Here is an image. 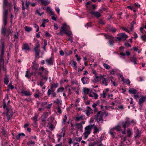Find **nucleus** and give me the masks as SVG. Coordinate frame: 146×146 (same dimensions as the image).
Returning <instances> with one entry per match:
<instances>
[{"mask_svg": "<svg viewBox=\"0 0 146 146\" xmlns=\"http://www.w3.org/2000/svg\"><path fill=\"white\" fill-rule=\"evenodd\" d=\"M64 33L70 37V38L68 39V40L70 41L72 43L73 42L72 39V37L71 36L72 35V33L70 31L69 26L67 25L66 23H64L62 25V26L61 28L60 32L58 33L57 35L62 36Z\"/></svg>", "mask_w": 146, "mask_h": 146, "instance_id": "obj_1", "label": "nucleus"}, {"mask_svg": "<svg viewBox=\"0 0 146 146\" xmlns=\"http://www.w3.org/2000/svg\"><path fill=\"white\" fill-rule=\"evenodd\" d=\"M8 3L7 1H3V8L4 9L3 14V21L4 23L5 26L7 25V18L8 10L6 9V7Z\"/></svg>", "mask_w": 146, "mask_h": 146, "instance_id": "obj_2", "label": "nucleus"}, {"mask_svg": "<svg viewBox=\"0 0 146 146\" xmlns=\"http://www.w3.org/2000/svg\"><path fill=\"white\" fill-rule=\"evenodd\" d=\"M3 108L5 110H6L7 111L6 113L7 116V119L8 120H9L12 117L13 112H12L10 108L9 107L7 106L5 104H4Z\"/></svg>", "mask_w": 146, "mask_h": 146, "instance_id": "obj_3", "label": "nucleus"}, {"mask_svg": "<svg viewBox=\"0 0 146 146\" xmlns=\"http://www.w3.org/2000/svg\"><path fill=\"white\" fill-rule=\"evenodd\" d=\"M104 113L102 114L101 111L98 112L95 115V119L97 122L98 123L100 122L103 123L104 120L103 119V115Z\"/></svg>", "mask_w": 146, "mask_h": 146, "instance_id": "obj_4", "label": "nucleus"}, {"mask_svg": "<svg viewBox=\"0 0 146 146\" xmlns=\"http://www.w3.org/2000/svg\"><path fill=\"white\" fill-rule=\"evenodd\" d=\"M92 129V125H89L85 128V132L84 133V135L85 137L87 138L89 134L91 133V130Z\"/></svg>", "mask_w": 146, "mask_h": 146, "instance_id": "obj_5", "label": "nucleus"}, {"mask_svg": "<svg viewBox=\"0 0 146 146\" xmlns=\"http://www.w3.org/2000/svg\"><path fill=\"white\" fill-rule=\"evenodd\" d=\"M116 38L119 41L125 40L127 37V36L123 33L118 34Z\"/></svg>", "mask_w": 146, "mask_h": 146, "instance_id": "obj_6", "label": "nucleus"}, {"mask_svg": "<svg viewBox=\"0 0 146 146\" xmlns=\"http://www.w3.org/2000/svg\"><path fill=\"white\" fill-rule=\"evenodd\" d=\"M50 94H51L53 97H55L56 96V94L54 90L52 89V87H51L50 89L48 90L47 92V95L49 96Z\"/></svg>", "mask_w": 146, "mask_h": 146, "instance_id": "obj_7", "label": "nucleus"}, {"mask_svg": "<svg viewBox=\"0 0 146 146\" xmlns=\"http://www.w3.org/2000/svg\"><path fill=\"white\" fill-rule=\"evenodd\" d=\"M11 28V27H10L8 29L7 31H6L5 29L3 27L2 29L1 33L2 34H4V35H5L6 33H7L8 34V35L7 36V37H8V38H9V35L11 33L10 30Z\"/></svg>", "mask_w": 146, "mask_h": 146, "instance_id": "obj_8", "label": "nucleus"}, {"mask_svg": "<svg viewBox=\"0 0 146 146\" xmlns=\"http://www.w3.org/2000/svg\"><path fill=\"white\" fill-rule=\"evenodd\" d=\"M87 9L88 11L90 13V12L93 11L96 8V6L94 5H90L86 6Z\"/></svg>", "mask_w": 146, "mask_h": 146, "instance_id": "obj_9", "label": "nucleus"}, {"mask_svg": "<svg viewBox=\"0 0 146 146\" xmlns=\"http://www.w3.org/2000/svg\"><path fill=\"white\" fill-rule=\"evenodd\" d=\"M87 109L85 111V113L87 116H89L90 115L93 113V110L91 108L88 106L87 107Z\"/></svg>", "mask_w": 146, "mask_h": 146, "instance_id": "obj_10", "label": "nucleus"}, {"mask_svg": "<svg viewBox=\"0 0 146 146\" xmlns=\"http://www.w3.org/2000/svg\"><path fill=\"white\" fill-rule=\"evenodd\" d=\"M85 118L84 115H78L75 118L74 120L76 121H79L81 120H83Z\"/></svg>", "mask_w": 146, "mask_h": 146, "instance_id": "obj_11", "label": "nucleus"}, {"mask_svg": "<svg viewBox=\"0 0 146 146\" xmlns=\"http://www.w3.org/2000/svg\"><path fill=\"white\" fill-rule=\"evenodd\" d=\"M30 48L28 44L26 43H24L23 45L22 49L25 51H29L30 50Z\"/></svg>", "mask_w": 146, "mask_h": 146, "instance_id": "obj_12", "label": "nucleus"}, {"mask_svg": "<svg viewBox=\"0 0 146 146\" xmlns=\"http://www.w3.org/2000/svg\"><path fill=\"white\" fill-rule=\"evenodd\" d=\"M91 125L92 126V129H93V133H96L98 132L100 130H101V128H98L94 124Z\"/></svg>", "mask_w": 146, "mask_h": 146, "instance_id": "obj_13", "label": "nucleus"}, {"mask_svg": "<svg viewBox=\"0 0 146 146\" xmlns=\"http://www.w3.org/2000/svg\"><path fill=\"white\" fill-rule=\"evenodd\" d=\"M90 13L97 18H99L101 16V14L99 12L97 11H90Z\"/></svg>", "mask_w": 146, "mask_h": 146, "instance_id": "obj_14", "label": "nucleus"}, {"mask_svg": "<svg viewBox=\"0 0 146 146\" xmlns=\"http://www.w3.org/2000/svg\"><path fill=\"white\" fill-rule=\"evenodd\" d=\"M135 138H136L137 137H138L141 135V131L137 128H135Z\"/></svg>", "mask_w": 146, "mask_h": 146, "instance_id": "obj_15", "label": "nucleus"}, {"mask_svg": "<svg viewBox=\"0 0 146 146\" xmlns=\"http://www.w3.org/2000/svg\"><path fill=\"white\" fill-rule=\"evenodd\" d=\"M81 81L84 84H85L89 83V80L87 77H84L82 78Z\"/></svg>", "mask_w": 146, "mask_h": 146, "instance_id": "obj_16", "label": "nucleus"}, {"mask_svg": "<svg viewBox=\"0 0 146 146\" xmlns=\"http://www.w3.org/2000/svg\"><path fill=\"white\" fill-rule=\"evenodd\" d=\"M130 61L133 63L134 64H137V59H136L135 56L133 55L130 59Z\"/></svg>", "mask_w": 146, "mask_h": 146, "instance_id": "obj_17", "label": "nucleus"}, {"mask_svg": "<svg viewBox=\"0 0 146 146\" xmlns=\"http://www.w3.org/2000/svg\"><path fill=\"white\" fill-rule=\"evenodd\" d=\"M126 138L124 137L122 139V142L120 146H128V143L127 142L125 141Z\"/></svg>", "mask_w": 146, "mask_h": 146, "instance_id": "obj_18", "label": "nucleus"}, {"mask_svg": "<svg viewBox=\"0 0 146 146\" xmlns=\"http://www.w3.org/2000/svg\"><path fill=\"white\" fill-rule=\"evenodd\" d=\"M122 124L123 127L124 128V130L122 132V133L123 134H125V129L126 127L128 125V122L127 121H126L125 122H123Z\"/></svg>", "mask_w": 146, "mask_h": 146, "instance_id": "obj_19", "label": "nucleus"}, {"mask_svg": "<svg viewBox=\"0 0 146 146\" xmlns=\"http://www.w3.org/2000/svg\"><path fill=\"white\" fill-rule=\"evenodd\" d=\"M128 91L130 94H137L138 92L137 90L133 88H130Z\"/></svg>", "mask_w": 146, "mask_h": 146, "instance_id": "obj_20", "label": "nucleus"}, {"mask_svg": "<svg viewBox=\"0 0 146 146\" xmlns=\"http://www.w3.org/2000/svg\"><path fill=\"white\" fill-rule=\"evenodd\" d=\"M114 129L112 128L110 129L109 131L110 134L113 138L115 137V135L116 134L114 132Z\"/></svg>", "mask_w": 146, "mask_h": 146, "instance_id": "obj_21", "label": "nucleus"}, {"mask_svg": "<svg viewBox=\"0 0 146 146\" xmlns=\"http://www.w3.org/2000/svg\"><path fill=\"white\" fill-rule=\"evenodd\" d=\"M22 93L25 96H30L32 95V94L29 91H23Z\"/></svg>", "mask_w": 146, "mask_h": 146, "instance_id": "obj_22", "label": "nucleus"}, {"mask_svg": "<svg viewBox=\"0 0 146 146\" xmlns=\"http://www.w3.org/2000/svg\"><path fill=\"white\" fill-rule=\"evenodd\" d=\"M146 100V97L145 96L141 97L139 100V104L140 105L143 103Z\"/></svg>", "mask_w": 146, "mask_h": 146, "instance_id": "obj_23", "label": "nucleus"}, {"mask_svg": "<svg viewBox=\"0 0 146 146\" xmlns=\"http://www.w3.org/2000/svg\"><path fill=\"white\" fill-rule=\"evenodd\" d=\"M46 61L48 65H51L53 64V60L51 58H49V59L46 60Z\"/></svg>", "mask_w": 146, "mask_h": 146, "instance_id": "obj_24", "label": "nucleus"}, {"mask_svg": "<svg viewBox=\"0 0 146 146\" xmlns=\"http://www.w3.org/2000/svg\"><path fill=\"white\" fill-rule=\"evenodd\" d=\"M46 11L48 12L51 15H55L54 13L52 11L49 7H47L46 9Z\"/></svg>", "mask_w": 146, "mask_h": 146, "instance_id": "obj_25", "label": "nucleus"}, {"mask_svg": "<svg viewBox=\"0 0 146 146\" xmlns=\"http://www.w3.org/2000/svg\"><path fill=\"white\" fill-rule=\"evenodd\" d=\"M13 37L14 39L13 40V41L18 42L19 40L18 33H15Z\"/></svg>", "mask_w": 146, "mask_h": 146, "instance_id": "obj_26", "label": "nucleus"}, {"mask_svg": "<svg viewBox=\"0 0 146 146\" xmlns=\"http://www.w3.org/2000/svg\"><path fill=\"white\" fill-rule=\"evenodd\" d=\"M109 80V79L108 78H104V80L102 81V83L103 84H104V85L107 86H108V82Z\"/></svg>", "mask_w": 146, "mask_h": 146, "instance_id": "obj_27", "label": "nucleus"}, {"mask_svg": "<svg viewBox=\"0 0 146 146\" xmlns=\"http://www.w3.org/2000/svg\"><path fill=\"white\" fill-rule=\"evenodd\" d=\"M98 142L97 141L94 142H91L89 144V146H97L98 145Z\"/></svg>", "mask_w": 146, "mask_h": 146, "instance_id": "obj_28", "label": "nucleus"}, {"mask_svg": "<svg viewBox=\"0 0 146 146\" xmlns=\"http://www.w3.org/2000/svg\"><path fill=\"white\" fill-rule=\"evenodd\" d=\"M40 1H41L42 3L44 5H47L50 3L48 0H40Z\"/></svg>", "mask_w": 146, "mask_h": 146, "instance_id": "obj_29", "label": "nucleus"}, {"mask_svg": "<svg viewBox=\"0 0 146 146\" xmlns=\"http://www.w3.org/2000/svg\"><path fill=\"white\" fill-rule=\"evenodd\" d=\"M75 126L78 129H82L83 127L82 123H77L76 124Z\"/></svg>", "mask_w": 146, "mask_h": 146, "instance_id": "obj_30", "label": "nucleus"}, {"mask_svg": "<svg viewBox=\"0 0 146 146\" xmlns=\"http://www.w3.org/2000/svg\"><path fill=\"white\" fill-rule=\"evenodd\" d=\"M106 38V39H109L110 40H111L112 39H113V37L112 35H104Z\"/></svg>", "mask_w": 146, "mask_h": 146, "instance_id": "obj_31", "label": "nucleus"}, {"mask_svg": "<svg viewBox=\"0 0 146 146\" xmlns=\"http://www.w3.org/2000/svg\"><path fill=\"white\" fill-rule=\"evenodd\" d=\"M118 75L121 78V79L122 81L125 83H127V80H125L124 79V78L123 76V75L121 74H119Z\"/></svg>", "mask_w": 146, "mask_h": 146, "instance_id": "obj_32", "label": "nucleus"}, {"mask_svg": "<svg viewBox=\"0 0 146 146\" xmlns=\"http://www.w3.org/2000/svg\"><path fill=\"white\" fill-rule=\"evenodd\" d=\"M35 143V142L34 141H32L31 140H29L27 142V145H34Z\"/></svg>", "mask_w": 146, "mask_h": 146, "instance_id": "obj_33", "label": "nucleus"}, {"mask_svg": "<svg viewBox=\"0 0 146 146\" xmlns=\"http://www.w3.org/2000/svg\"><path fill=\"white\" fill-rule=\"evenodd\" d=\"M136 123V121L134 119H132L131 121H128V125H135Z\"/></svg>", "mask_w": 146, "mask_h": 146, "instance_id": "obj_34", "label": "nucleus"}, {"mask_svg": "<svg viewBox=\"0 0 146 146\" xmlns=\"http://www.w3.org/2000/svg\"><path fill=\"white\" fill-rule=\"evenodd\" d=\"M83 91L85 94H88L90 91V90L86 88H83Z\"/></svg>", "mask_w": 146, "mask_h": 146, "instance_id": "obj_35", "label": "nucleus"}, {"mask_svg": "<svg viewBox=\"0 0 146 146\" xmlns=\"http://www.w3.org/2000/svg\"><path fill=\"white\" fill-rule=\"evenodd\" d=\"M54 103H56L58 105V106H59L61 104V101L59 99H57L56 101H54Z\"/></svg>", "mask_w": 146, "mask_h": 146, "instance_id": "obj_36", "label": "nucleus"}, {"mask_svg": "<svg viewBox=\"0 0 146 146\" xmlns=\"http://www.w3.org/2000/svg\"><path fill=\"white\" fill-rule=\"evenodd\" d=\"M113 128L114 129V130H116L117 131H119L121 130V127L119 125H117L115 127Z\"/></svg>", "mask_w": 146, "mask_h": 146, "instance_id": "obj_37", "label": "nucleus"}, {"mask_svg": "<svg viewBox=\"0 0 146 146\" xmlns=\"http://www.w3.org/2000/svg\"><path fill=\"white\" fill-rule=\"evenodd\" d=\"M126 54L124 52H121H121L120 53V57H121L122 56H124L126 54L127 55H128V51L126 50L125 51Z\"/></svg>", "mask_w": 146, "mask_h": 146, "instance_id": "obj_38", "label": "nucleus"}, {"mask_svg": "<svg viewBox=\"0 0 146 146\" xmlns=\"http://www.w3.org/2000/svg\"><path fill=\"white\" fill-rule=\"evenodd\" d=\"M102 64L104 67L106 69L108 70L110 69V67L108 64L104 62Z\"/></svg>", "mask_w": 146, "mask_h": 146, "instance_id": "obj_39", "label": "nucleus"}, {"mask_svg": "<svg viewBox=\"0 0 146 146\" xmlns=\"http://www.w3.org/2000/svg\"><path fill=\"white\" fill-rule=\"evenodd\" d=\"M25 31L28 32H30L32 30L31 28L27 26H26L25 27Z\"/></svg>", "mask_w": 146, "mask_h": 146, "instance_id": "obj_40", "label": "nucleus"}, {"mask_svg": "<svg viewBox=\"0 0 146 146\" xmlns=\"http://www.w3.org/2000/svg\"><path fill=\"white\" fill-rule=\"evenodd\" d=\"M35 57L39 58L40 50H35Z\"/></svg>", "mask_w": 146, "mask_h": 146, "instance_id": "obj_41", "label": "nucleus"}, {"mask_svg": "<svg viewBox=\"0 0 146 146\" xmlns=\"http://www.w3.org/2000/svg\"><path fill=\"white\" fill-rule=\"evenodd\" d=\"M4 82L5 84H7L9 82L8 78L6 76V78L4 79Z\"/></svg>", "mask_w": 146, "mask_h": 146, "instance_id": "obj_42", "label": "nucleus"}, {"mask_svg": "<svg viewBox=\"0 0 146 146\" xmlns=\"http://www.w3.org/2000/svg\"><path fill=\"white\" fill-rule=\"evenodd\" d=\"M109 44L110 46H113L114 43V40H113V39H112L111 40H109Z\"/></svg>", "mask_w": 146, "mask_h": 146, "instance_id": "obj_43", "label": "nucleus"}, {"mask_svg": "<svg viewBox=\"0 0 146 146\" xmlns=\"http://www.w3.org/2000/svg\"><path fill=\"white\" fill-rule=\"evenodd\" d=\"M38 67V65L37 64H34L33 66V68L35 70H36Z\"/></svg>", "mask_w": 146, "mask_h": 146, "instance_id": "obj_44", "label": "nucleus"}, {"mask_svg": "<svg viewBox=\"0 0 146 146\" xmlns=\"http://www.w3.org/2000/svg\"><path fill=\"white\" fill-rule=\"evenodd\" d=\"M98 22L99 24L102 25H104L105 24V23L102 19H100Z\"/></svg>", "mask_w": 146, "mask_h": 146, "instance_id": "obj_45", "label": "nucleus"}, {"mask_svg": "<svg viewBox=\"0 0 146 146\" xmlns=\"http://www.w3.org/2000/svg\"><path fill=\"white\" fill-rule=\"evenodd\" d=\"M38 117V115H35L34 117L33 118H32L31 119H32L33 121H35V122H36L37 121V119Z\"/></svg>", "mask_w": 146, "mask_h": 146, "instance_id": "obj_46", "label": "nucleus"}, {"mask_svg": "<svg viewBox=\"0 0 146 146\" xmlns=\"http://www.w3.org/2000/svg\"><path fill=\"white\" fill-rule=\"evenodd\" d=\"M101 113L102 114L104 113V114L103 115V116L105 117H107L108 115V112H106L105 111H101Z\"/></svg>", "mask_w": 146, "mask_h": 146, "instance_id": "obj_47", "label": "nucleus"}, {"mask_svg": "<svg viewBox=\"0 0 146 146\" xmlns=\"http://www.w3.org/2000/svg\"><path fill=\"white\" fill-rule=\"evenodd\" d=\"M141 38L142 40L144 41H146V35H142L141 36Z\"/></svg>", "mask_w": 146, "mask_h": 146, "instance_id": "obj_48", "label": "nucleus"}, {"mask_svg": "<svg viewBox=\"0 0 146 146\" xmlns=\"http://www.w3.org/2000/svg\"><path fill=\"white\" fill-rule=\"evenodd\" d=\"M40 47V44H39L38 43L37 44H36V46L35 48L34 49L35 50H40L38 48Z\"/></svg>", "mask_w": 146, "mask_h": 146, "instance_id": "obj_49", "label": "nucleus"}, {"mask_svg": "<svg viewBox=\"0 0 146 146\" xmlns=\"http://www.w3.org/2000/svg\"><path fill=\"white\" fill-rule=\"evenodd\" d=\"M76 64L77 63L76 62L74 61H73L72 63V65L73 66L74 69H76L77 67Z\"/></svg>", "mask_w": 146, "mask_h": 146, "instance_id": "obj_50", "label": "nucleus"}, {"mask_svg": "<svg viewBox=\"0 0 146 146\" xmlns=\"http://www.w3.org/2000/svg\"><path fill=\"white\" fill-rule=\"evenodd\" d=\"M133 134V132L132 131L128 129V137H130Z\"/></svg>", "mask_w": 146, "mask_h": 146, "instance_id": "obj_51", "label": "nucleus"}, {"mask_svg": "<svg viewBox=\"0 0 146 146\" xmlns=\"http://www.w3.org/2000/svg\"><path fill=\"white\" fill-rule=\"evenodd\" d=\"M110 31H111L112 32H115L116 31V29L115 28L113 27L112 26L111 27V29H110Z\"/></svg>", "mask_w": 146, "mask_h": 146, "instance_id": "obj_52", "label": "nucleus"}, {"mask_svg": "<svg viewBox=\"0 0 146 146\" xmlns=\"http://www.w3.org/2000/svg\"><path fill=\"white\" fill-rule=\"evenodd\" d=\"M93 95L94 96L93 98L94 99H97L98 97V96L96 93H93Z\"/></svg>", "mask_w": 146, "mask_h": 146, "instance_id": "obj_53", "label": "nucleus"}, {"mask_svg": "<svg viewBox=\"0 0 146 146\" xmlns=\"http://www.w3.org/2000/svg\"><path fill=\"white\" fill-rule=\"evenodd\" d=\"M57 109V111L59 113H61V108L59 106H58Z\"/></svg>", "mask_w": 146, "mask_h": 146, "instance_id": "obj_54", "label": "nucleus"}, {"mask_svg": "<svg viewBox=\"0 0 146 146\" xmlns=\"http://www.w3.org/2000/svg\"><path fill=\"white\" fill-rule=\"evenodd\" d=\"M14 9L15 13H17L18 11L19 8L16 7L15 5H14Z\"/></svg>", "mask_w": 146, "mask_h": 146, "instance_id": "obj_55", "label": "nucleus"}, {"mask_svg": "<svg viewBox=\"0 0 146 146\" xmlns=\"http://www.w3.org/2000/svg\"><path fill=\"white\" fill-rule=\"evenodd\" d=\"M35 12L36 13L38 14L39 15L41 16L44 13V12H42L41 13H39L38 11V10H37Z\"/></svg>", "mask_w": 146, "mask_h": 146, "instance_id": "obj_56", "label": "nucleus"}, {"mask_svg": "<svg viewBox=\"0 0 146 146\" xmlns=\"http://www.w3.org/2000/svg\"><path fill=\"white\" fill-rule=\"evenodd\" d=\"M67 119V117L66 115H65L64 116V118L63 119L62 121V123L64 124H65V123L66 122V120Z\"/></svg>", "mask_w": 146, "mask_h": 146, "instance_id": "obj_57", "label": "nucleus"}, {"mask_svg": "<svg viewBox=\"0 0 146 146\" xmlns=\"http://www.w3.org/2000/svg\"><path fill=\"white\" fill-rule=\"evenodd\" d=\"M74 139L77 141H80L82 139V138L81 137L76 138Z\"/></svg>", "mask_w": 146, "mask_h": 146, "instance_id": "obj_58", "label": "nucleus"}, {"mask_svg": "<svg viewBox=\"0 0 146 146\" xmlns=\"http://www.w3.org/2000/svg\"><path fill=\"white\" fill-rule=\"evenodd\" d=\"M134 98L136 99H137L139 98V96L137 94H134Z\"/></svg>", "mask_w": 146, "mask_h": 146, "instance_id": "obj_59", "label": "nucleus"}, {"mask_svg": "<svg viewBox=\"0 0 146 146\" xmlns=\"http://www.w3.org/2000/svg\"><path fill=\"white\" fill-rule=\"evenodd\" d=\"M95 77H96V81H99L100 80L99 76H98L97 75H96L95 76Z\"/></svg>", "mask_w": 146, "mask_h": 146, "instance_id": "obj_60", "label": "nucleus"}, {"mask_svg": "<svg viewBox=\"0 0 146 146\" xmlns=\"http://www.w3.org/2000/svg\"><path fill=\"white\" fill-rule=\"evenodd\" d=\"M58 84L56 83L55 84L52 85V86H51V87H52V88L54 87L56 88L58 87Z\"/></svg>", "mask_w": 146, "mask_h": 146, "instance_id": "obj_61", "label": "nucleus"}, {"mask_svg": "<svg viewBox=\"0 0 146 146\" xmlns=\"http://www.w3.org/2000/svg\"><path fill=\"white\" fill-rule=\"evenodd\" d=\"M44 84V83L42 81H40V83L38 84V86H42Z\"/></svg>", "mask_w": 146, "mask_h": 146, "instance_id": "obj_62", "label": "nucleus"}, {"mask_svg": "<svg viewBox=\"0 0 146 146\" xmlns=\"http://www.w3.org/2000/svg\"><path fill=\"white\" fill-rule=\"evenodd\" d=\"M55 9L58 12V13L59 14V13L60 10L59 8L58 7H55Z\"/></svg>", "mask_w": 146, "mask_h": 146, "instance_id": "obj_63", "label": "nucleus"}, {"mask_svg": "<svg viewBox=\"0 0 146 146\" xmlns=\"http://www.w3.org/2000/svg\"><path fill=\"white\" fill-rule=\"evenodd\" d=\"M85 27H86L87 28H88V27H91L90 23H87L85 25Z\"/></svg>", "mask_w": 146, "mask_h": 146, "instance_id": "obj_64", "label": "nucleus"}]
</instances>
